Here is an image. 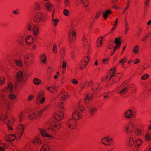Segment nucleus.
<instances>
[{"label": "nucleus", "mask_w": 151, "mask_h": 151, "mask_svg": "<svg viewBox=\"0 0 151 151\" xmlns=\"http://www.w3.org/2000/svg\"><path fill=\"white\" fill-rule=\"evenodd\" d=\"M14 88L13 84L11 82H9L7 87L0 89L2 96V105L6 110H10L12 108V106L11 103L9 101L7 98H6L4 96L7 93L8 90L11 92L13 90Z\"/></svg>", "instance_id": "3"}, {"label": "nucleus", "mask_w": 151, "mask_h": 151, "mask_svg": "<svg viewBox=\"0 0 151 151\" xmlns=\"http://www.w3.org/2000/svg\"><path fill=\"white\" fill-rule=\"evenodd\" d=\"M65 52V50L64 49H63L60 52V54L61 56H63L64 55V53Z\"/></svg>", "instance_id": "64"}, {"label": "nucleus", "mask_w": 151, "mask_h": 151, "mask_svg": "<svg viewBox=\"0 0 151 151\" xmlns=\"http://www.w3.org/2000/svg\"><path fill=\"white\" fill-rule=\"evenodd\" d=\"M133 51L136 54L137 53L139 52L138 45H136L134 46Z\"/></svg>", "instance_id": "43"}, {"label": "nucleus", "mask_w": 151, "mask_h": 151, "mask_svg": "<svg viewBox=\"0 0 151 151\" xmlns=\"http://www.w3.org/2000/svg\"><path fill=\"white\" fill-rule=\"evenodd\" d=\"M93 98V96L92 95H90L89 94H87L86 98L85 99V102L87 103L89 101L91 100Z\"/></svg>", "instance_id": "30"}, {"label": "nucleus", "mask_w": 151, "mask_h": 151, "mask_svg": "<svg viewBox=\"0 0 151 151\" xmlns=\"http://www.w3.org/2000/svg\"><path fill=\"white\" fill-rule=\"evenodd\" d=\"M63 14L66 16H68L69 15V12L68 10L65 9L63 11Z\"/></svg>", "instance_id": "49"}, {"label": "nucleus", "mask_w": 151, "mask_h": 151, "mask_svg": "<svg viewBox=\"0 0 151 151\" xmlns=\"http://www.w3.org/2000/svg\"><path fill=\"white\" fill-rule=\"evenodd\" d=\"M61 125L59 122H56L52 121L48 122L44 126L38 129L41 135L43 137L48 138L50 139L55 138L53 127L58 129L61 127Z\"/></svg>", "instance_id": "2"}, {"label": "nucleus", "mask_w": 151, "mask_h": 151, "mask_svg": "<svg viewBox=\"0 0 151 151\" xmlns=\"http://www.w3.org/2000/svg\"><path fill=\"white\" fill-rule=\"evenodd\" d=\"M111 11L110 10H106V12H103V17L105 19H106L108 17V15L111 13Z\"/></svg>", "instance_id": "34"}, {"label": "nucleus", "mask_w": 151, "mask_h": 151, "mask_svg": "<svg viewBox=\"0 0 151 151\" xmlns=\"http://www.w3.org/2000/svg\"><path fill=\"white\" fill-rule=\"evenodd\" d=\"M53 71V69L52 68H49L47 69V73L49 74L50 75L51 73Z\"/></svg>", "instance_id": "53"}, {"label": "nucleus", "mask_w": 151, "mask_h": 151, "mask_svg": "<svg viewBox=\"0 0 151 151\" xmlns=\"http://www.w3.org/2000/svg\"><path fill=\"white\" fill-rule=\"evenodd\" d=\"M113 43L112 42H108L107 45L108 48L109 49H111L112 48L113 46Z\"/></svg>", "instance_id": "46"}, {"label": "nucleus", "mask_w": 151, "mask_h": 151, "mask_svg": "<svg viewBox=\"0 0 151 151\" xmlns=\"http://www.w3.org/2000/svg\"><path fill=\"white\" fill-rule=\"evenodd\" d=\"M53 5L50 2H48L45 4L46 10L50 11L52 10Z\"/></svg>", "instance_id": "25"}, {"label": "nucleus", "mask_w": 151, "mask_h": 151, "mask_svg": "<svg viewBox=\"0 0 151 151\" xmlns=\"http://www.w3.org/2000/svg\"><path fill=\"white\" fill-rule=\"evenodd\" d=\"M39 28L36 26H35L33 28V34L35 36H36L38 33Z\"/></svg>", "instance_id": "32"}, {"label": "nucleus", "mask_w": 151, "mask_h": 151, "mask_svg": "<svg viewBox=\"0 0 151 151\" xmlns=\"http://www.w3.org/2000/svg\"><path fill=\"white\" fill-rule=\"evenodd\" d=\"M33 142L35 145L38 146L42 144V142L41 140L38 138H35L33 141Z\"/></svg>", "instance_id": "27"}, {"label": "nucleus", "mask_w": 151, "mask_h": 151, "mask_svg": "<svg viewBox=\"0 0 151 151\" xmlns=\"http://www.w3.org/2000/svg\"><path fill=\"white\" fill-rule=\"evenodd\" d=\"M40 151H50L49 146L47 145H43L40 149Z\"/></svg>", "instance_id": "29"}, {"label": "nucleus", "mask_w": 151, "mask_h": 151, "mask_svg": "<svg viewBox=\"0 0 151 151\" xmlns=\"http://www.w3.org/2000/svg\"><path fill=\"white\" fill-rule=\"evenodd\" d=\"M34 41L33 38H25V42L29 45L32 44Z\"/></svg>", "instance_id": "33"}, {"label": "nucleus", "mask_w": 151, "mask_h": 151, "mask_svg": "<svg viewBox=\"0 0 151 151\" xmlns=\"http://www.w3.org/2000/svg\"><path fill=\"white\" fill-rule=\"evenodd\" d=\"M110 71L112 73H111L110 80L113 77V83L117 82L121 77L122 75L120 73H116L114 75L116 71V68H114L111 69Z\"/></svg>", "instance_id": "7"}, {"label": "nucleus", "mask_w": 151, "mask_h": 151, "mask_svg": "<svg viewBox=\"0 0 151 151\" xmlns=\"http://www.w3.org/2000/svg\"><path fill=\"white\" fill-rule=\"evenodd\" d=\"M44 93L42 91H39L37 96V101H39L41 104L43 103L45 101V98L43 97Z\"/></svg>", "instance_id": "12"}, {"label": "nucleus", "mask_w": 151, "mask_h": 151, "mask_svg": "<svg viewBox=\"0 0 151 151\" xmlns=\"http://www.w3.org/2000/svg\"><path fill=\"white\" fill-rule=\"evenodd\" d=\"M114 43L116 44V45L114 47L113 52H111V55H112L114 53L116 50L119 48L121 44V42L119 38H115Z\"/></svg>", "instance_id": "14"}, {"label": "nucleus", "mask_w": 151, "mask_h": 151, "mask_svg": "<svg viewBox=\"0 0 151 151\" xmlns=\"http://www.w3.org/2000/svg\"><path fill=\"white\" fill-rule=\"evenodd\" d=\"M83 5L85 7H87L88 6V2H83Z\"/></svg>", "instance_id": "61"}, {"label": "nucleus", "mask_w": 151, "mask_h": 151, "mask_svg": "<svg viewBox=\"0 0 151 151\" xmlns=\"http://www.w3.org/2000/svg\"><path fill=\"white\" fill-rule=\"evenodd\" d=\"M144 137L146 141H150L151 140V134L148 130L145 132Z\"/></svg>", "instance_id": "23"}, {"label": "nucleus", "mask_w": 151, "mask_h": 151, "mask_svg": "<svg viewBox=\"0 0 151 151\" xmlns=\"http://www.w3.org/2000/svg\"><path fill=\"white\" fill-rule=\"evenodd\" d=\"M109 59V58L107 59H104L103 60V62L104 64L107 63Z\"/></svg>", "instance_id": "58"}, {"label": "nucleus", "mask_w": 151, "mask_h": 151, "mask_svg": "<svg viewBox=\"0 0 151 151\" xmlns=\"http://www.w3.org/2000/svg\"><path fill=\"white\" fill-rule=\"evenodd\" d=\"M35 9L39 11L40 10V6L38 3H36L35 6Z\"/></svg>", "instance_id": "44"}, {"label": "nucleus", "mask_w": 151, "mask_h": 151, "mask_svg": "<svg viewBox=\"0 0 151 151\" xmlns=\"http://www.w3.org/2000/svg\"><path fill=\"white\" fill-rule=\"evenodd\" d=\"M76 121L72 118L70 119L67 122V124L68 127L70 129L75 128L77 126Z\"/></svg>", "instance_id": "13"}, {"label": "nucleus", "mask_w": 151, "mask_h": 151, "mask_svg": "<svg viewBox=\"0 0 151 151\" xmlns=\"http://www.w3.org/2000/svg\"><path fill=\"white\" fill-rule=\"evenodd\" d=\"M69 1L68 0H65L64 1V3L65 5L68 6V5L69 4Z\"/></svg>", "instance_id": "63"}, {"label": "nucleus", "mask_w": 151, "mask_h": 151, "mask_svg": "<svg viewBox=\"0 0 151 151\" xmlns=\"http://www.w3.org/2000/svg\"><path fill=\"white\" fill-rule=\"evenodd\" d=\"M25 126L23 125L19 124L16 128V132L18 136L19 137H21L23 133V130Z\"/></svg>", "instance_id": "11"}, {"label": "nucleus", "mask_w": 151, "mask_h": 151, "mask_svg": "<svg viewBox=\"0 0 151 151\" xmlns=\"http://www.w3.org/2000/svg\"><path fill=\"white\" fill-rule=\"evenodd\" d=\"M97 109L96 108H93L90 109V112L91 115H93L96 111Z\"/></svg>", "instance_id": "38"}, {"label": "nucleus", "mask_w": 151, "mask_h": 151, "mask_svg": "<svg viewBox=\"0 0 151 151\" xmlns=\"http://www.w3.org/2000/svg\"><path fill=\"white\" fill-rule=\"evenodd\" d=\"M100 85V83H93V82L92 81H91L88 84V86H91L92 89L95 91H96L98 89Z\"/></svg>", "instance_id": "18"}, {"label": "nucleus", "mask_w": 151, "mask_h": 151, "mask_svg": "<svg viewBox=\"0 0 151 151\" xmlns=\"http://www.w3.org/2000/svg\"><path fill=\"white\" fill-rule=\"evenodd\" d=\"M16 138V137L14 134H11L4 138V139L7 142L11 141L14 140Z\"/></svg>", "instance_id": "22"}, {"label": "nucleus", "mask_w": 151, "mask_h": 151, "mask_svg": "<svg viewBox=\"0 0 151 151\" xmlns=\"http://www.w3.org/2000/svg\"><path fill=\"white\" fill-rule=\"evenodd\" d=\"M44 16L42 13L40 12L37 13L34 17L33 20L36 22H42L43 21Z\"/></svg>", "instance_id": "8"}, {"label": "nucleus", "mask_w": 151, "mask_h": 151, "mask_svg": "<svg viewBox=\"0 0 151 151\" xmlns=\"http://www.w3.org/2000/svg\"><path fill=\"white\" fill-rule=\"evenodd\" d=\"M53 51L54 53H57V45L56 44H54L53 45Z\"/></svg>", "instance_id": "48"}, {"label": "nucleus", "mask_w": 151, "mask_h": 151, "mask_svg": "<svg viewBox=\"0 0 151 151\" xmlns=\"http://www.w3.org/2000/svg\"><path fill=\"white\" fill-rule=\"evenodd\" d=\"M100 15L101 14L100 12H96V15L95 16V17L96 19L99 18Z\"/></svg>", "instance_id": "62"}, {"label": "nucleus", "mask_w": 151, "mask_h": 151, "mask_svg": "<svg viewBox=\"0 0 151 151\" xmlns=\"http://www.w3.org/2000/svg\"><path fill=\"white\" fill-rule=\"evenodd\" d=\"M124 116L127 118H131L134 116V114L132 111L128 110L126 111L124 114Z\"/></svg>", "instance_id": "19"}, {"label": "nucleus", "mask_w": 151, "mask_h": 151, "mask_svg": "<svg viewBox=\"0 0 151 151\" xmlns=\"http://www.w3.org/2000/svg\"><path fill=\"white\" fill-rule=\"evenodd\" d=\"M52 21L54 22V25L55 26H56L57 24L59 22V20L57 19H54L53 21Z\"/></svg>", "instance_id": "55"}, {"label": "nucleus", "mask_w": 151, "mask_h": 151, "mask_svg": "<svg viewBox=\"0 0 151 151\" xmlns=\"http://www.w3.org/2000/svg\"><path fill=\"white\" fill-rule=\"evenodd\" d=\"M30 55V54L27 53L24 54L23 56V60L24 63L26 65H28L29 64V63L28 62V60L29 59Z\"/></svg>", "instance_id": "24"}, {"label": "nucleus", "mask_w": 151, "mask_h": 151, "mask_svg": "<svg viewBox=\"0 0 151 151\" xmlns=\"http://www.w3.org/2000/svg\"><path fill=\"white\" fill-rule=\"evenodd\" d=\"M58 88L56 86L47 87V90L49 92L54 94H56L57 92V89Z\"/></svg>", "instance_id": "21"}, {"label": "nucleus", "mask_w": 151, "mask_h": 151, "mask_svg": "<svg viewBox=\"0 0 151 151\" xmlns=\"http://www.w3.org/2000/svg\"><path fill=\"white\" fill-rule=\"evenodd\" d=\"M127 58H125L123 59H121L120 60L119 63H124L126 62V61H127Z\"/></svg>", "instance_id": "52"}, {"label": "nucleus", "mask_w": 151, "mask_h": 151, "mask_svg": "<svg viewBox=\"0 0 151 151\" xmlns=\"http://www.w3.org/2000/svg\"><path fill=\"white\" fill-rule=\"evenodd\" d=\"M14 61L15 63L18 66H21L22 65V62L20 60H17L16 59L14 60Z\"/></svg>", "instance_id": "39"}, {"label": "nucleus", "mask_w": 151, "mask_h": 151, "mask_svg": "<svg viewBox=\"0 0 151 151\" xmlns=\"http://www.w3.org/2000/svg\"><path fill=\"white\" fill-rule=\"evenodd\" d=\"M41 115L42 114L41 112H40V111L39 113L35 112L29 114L28 116V117L29 119L33 120L38 118L39 117L41 116Z\"/></svg>", "instance_id": "16"}, {"label": "nucleus", "mask_w": 151, "mask_h": 151, "mask_svg": "<svg viewBox=\"0 0 151 151\" xmlns=\"http://www.w3.org/2000/svg\"><path fill=\"white\" fill-rule=\"evenodd\" d=\"M40 61L44 64L46 63L47 57L45 54H41L40 55Z\"/></svg>", "instance_id": "26"}, {"label": "nucleus", "mask_w": 151, "mask_h": 151, "mask_svg": "<svg viewBox=\"0 0 151 151\" xmlns=\"http://www.w3.org/2000/svg\"><path fill=\"white\" fill-rule=\"evenodd\" d=\"M42 82L41 80L38 78H35L33 80V83L37 86L41 84Z\"/></svg>", "instance_id": "28"}, {"label": "nucleus", "mask_w": 151, "mask_h": 151, "mask_svg": "<svg viewBox=\"0 0 151 151\" xmlns=\"http://www.w3.org/2000/svg\"><path fill=\"white\" fill-rule=\"evenodd\" d=\"M64 114L62 111H58L54 114V117L55 120L59 121L63 117Z\"/></svg>", "instance_id": "17"}, {"label": "nucleus", "mask_w": 151, "mask_h": 151, "mask_svg": "<svg viewBox=\"0 0 151 151\" xmlns=\"http://www.w3.org/2000/svg\"><path fill=\"white\" fill-rule=\"evenodd\" d=\"M19 9H17V10L13 11L12 12V13L14 14H17L19 13V12H18L17 11Z\"/></svg>", "instance_id": "60"}, {"label": "nucleus", "mask_w": 151, "mask_h": 151, "mask_svg": "<svg viewBox=\"0 0 151 151\" xmlns=\"http://www.w3.org/2000/svg\"><path fill=\"white\" fill-rule=\"evenodd\" d=\"M50 107V105L49 104H48L42 110L40 111V112L42 113L44 111H45V110H47Z\"/></svg>", "instance_id": "47"}, {"label": "nucleus", "mask_w": 151, "mask_h": 151, "mask_svg": "<svg viewBox=\"0 0 151 151\" xmlns=\"http://www.w3.org/2000/svg\"><path fill=\"white\" fill-rule=\"evenodd\" d=\"M16 79L18 82H23L26 81L24 78V76H23L22 72L19 71L17 73L16 76Z\"/></svg>", "instance_id": "15"}, {"label": "nucleus", "mask_w": 151, "mask_h": 151, "mask_svg": "<svg viewBox=\"0 0 151 151\" xmlns=\"http://www.w3.org/2000/svg\"><path fill=\"white\" fill-rule=\"evenodd\" d=\"M129 2L130 1H128L127 6L125 8V9L123 10L124 12H125L126 11V10L129 8Z\"/></svg>", "instance_id": "57"}, {"label": "nucleus", "mask_w": 151, "mask_h": 151, "mask_svg": "<svg viewBox=\"0 0 151 151\" xmlns=\"http://www.w3.org/2000/svg\"><path fill=\"white\" fill-rule=\"evenodd\" d=\"M151 151V146H149L147 147L144 151Z\"/></svg>", "instance_id": "56"}, {"label": "nucleus", "mask_w": 151, "mask_h": 151, "mask_svg": "<svg viewBox=\"0 0 151 151\" xmlns=\"http://www.w3.org/2000/svg\"><path fill=\"white\" fill-rule=\"evenodd\" d=\"M0 119L2 121H4V123L7 125L8 129L9 130L11 131L13 130L10 124H13L14 121V119L11 121L9 119L8 117L6 116L3 114H1L0 115Z\"/></svg>", "instance_id": "6"}, {"label": "nucleus", "mask_w": 151, "mask_h": 151, "mask_svg": "<svg viewBox=\"0 0 151 151\" xmlns=\"http://www.w3.org/2000/svg\"><path fill=\"white\" fill-rule=\"evenodd\" d=\"M123 83L119 87H117L116 89L115 90H116V91L118 93L122 94H124L127 92L128 88V87H125L123 88L121 91H120L121 88V87L123 85Z\"/></svg>", "instance_id": "20"}, {"label": "nucleus", "mask_w": 151, "mask_h": 151, "mask_svg": "<svg viewBox=\"0 0 151 151\" xmlns=\"http://www.w3.org/2000/svg\"><path fill=\"white\" fill-rule=\"evenodd\" d=\"M126 133L131 135L128 138V145L130 147H139L142 142V140L139 138L141 135L142 131L137 127L134 122H129L124 127Z\"/></svg>", "instance_id": "1"}, {"label": "nucleus", "mask_w": 151, "mask_h": 151, "mask_svg": "<svg viewBox=\"0 0 151 151\" xmlns=\"http://www.w3.org/2000/svg\"><path fill=\"white\" fill-rule=\"evenodd\" d=\"M79 106L76 111L72 114V119L76 121L82 117V113L84 111V108L82 106Z\"/></svg>", "instance_id": "5"}, {"label": "nucleus", "mask_w": 151, "mask_h": 151, "mask_svg": "<svg viewBox=\"0 0 151 151\" xmlns=\"http://www.w3.org/2000/svg\"><path fill=\"white\" fill-rule=\"evenodd\" d=\"M67 66V62L65 60H63V61L62 68L63 69H66Z\"/></svg>", "instance_id": "45"}, {"label": "nucleus", "mask_w": 151, "mask_h": 151, "mask_svg": "<svg viewBox=\"0 0 151 151\" xmlns=\"http://www.w3.org/2000/svg\"><path fill=\"white\" fill-rule=\"evenodd\" d=\"M9 97L10 99H13L16 98V96L14 93L10 92L9 94Z\"/></svg>", "instance_id": "37"}, {"label": "nucleus", "mask_w": 151, "mask_h": 151, "mask_svg": "<svg viewBox=\"0 0 151 151\" xmlns=\"http://www.w3.org/2000/svg\"><path fill=\"white\" fill-rule=\"evenodd\" d=\"M70 36L73 37H75L76 35V33L74 29L73 28H72L71 29V32L69 33Z\"/></svg>", "instance_id": "35"}, {"label": "nucleus", "mask_w": 151, "mask_h": 151, "mask_svg": "<svg viewBox=\"0 0 151 151\" xmlns=\"http://www.w3.org/2000/svg\"><path fill=\"white\" fill-rule=\"evenodd\" d=\"M5 78L3 76L0 77V86H1L5 82Z\"/></svg>", "instance_id": "41"}, {"label": "nucleus", "mask_w": 151, "mask_h": 151, "mask_svg": "<svg viewBox=\"0 0 151 151\" xmlns=\"http://www.w3.org/2000/svg\"><path fill=\"white\" fill-rule=\"evenodd\" d=\"M82 41L84 45H86L87 46L89 45V42L86 38H83Z\"/></svg>", "instance_id": "42"}, {"label": "nucleus", "mask_w": 151, "mask_h": 151, "mask_svg": "<svg viewBox=\"0 0 151 151\" xmlns=\"http://www.w3.org/2000/svg\"><path fill=\"white\" fill-rule=\"evenodd\" d=\"M89 61V58L88 56L84 57L80 64V68L81 69L85 68Z\"/></svg>", "instance_id": "9"}, {"label": "nucleus", "mask_w": 151, "mask_h": 151, "mask_svg": "<svg viewBox=\"0 0 151 151\" xmlns=\"http://www.w3.org/2000/svg\"><path fill=\"white\" fill-rule=\"evenodd\" d=\"M27 27L28 30L30 31L32 30V26L30 23H28V24L27 25Z\"/></svg>", "instance_id": "51"}, {"label": "nucleus", "mask_w": 151, "mask_h": 151, "mask_svg": "<svg viewBox=\"0 0 151 151\" xmlns=\"http://www.w3.org/2000/svg\"><path fill=\"white\" fill-rule=\"evenodd\" d=\"M103 38H98L96 43L97 47H100L102 44V41Z\"/></svg>", "instance_id": "31"}, {"label": "nucleus", "mask_w": 151, "mask_h": 151, "mask_svg": "<svg viewBox=\"0 0 151 151\" xmlns=\"http://www.w3.org/2000/svg\"><path fill=\"white\" fill-rule=\"evenodd\" d=\"M75 40V38H69V42L70 43H72L74 42Z\"/></svg>", "instance_id": "59"}, {"label": "nucleus", "mask_w": 151, "mask_h": 151, "mask_svg": "<svg viewBox=\"0 0 151 151\" xmlns=\"http://www.w3.org/2000/svg\"><path fill=\"white\" fill-rule=\"evenodd\" d=\"M24 116L22 112H21L18 118V120L19 122H22L23 120V118Z\"/></svg>", "instance_id": "36"}, {"label": "nucleus", "mask_w": 151, "mask_h": 151, "mask_svg": "<svg viewBox=\"0 0 151 151\" xmlns=\"http://www.w3.org/2000/svg\"><path fill=\"white\" fill-rule=\"evenodd\" d=\"M34 98V96L33 95H29L28 98V100L29 101H31Z\"/></svg>", "instance_id": "54"}, {"label": "nucleus", "mask_w": 151, "mask_h": 151, "mask_svg": "<svg viewBox=\"0 0 151 151\" xmlns=\"http://www.w3.org/2000/svg\"><path fill=\"white\" fill-rule=\"evenodd\" d=\"M113 140L111 138L107 137L102 138L101 140V143L106 146H109L111 145Z\"/></svg>", "instance_id": "10"}, {"label": "nucleus", "mask_w": 151, "mask_h": 151, "mask_svg": "<svg viewBox=\"0 0 151 151\" xmlns=\"http://www.w3.org/2000/svg\"><path fill=\"white\" fill-rule=\"evenodd\" d=\"M68 96V95L66 93L61 92L59 93L55 99V106L60 108L62 109H65V108L63 103H60L58 101V100L65 101Z\"/></svg>", "instance_id": "4"}, {"label": "nucleus", "mask_w": 151, "mask_h": 151, "mask_svg": "<svg viewBox=\"0 0 151 151\" xmlns=\"http://www.w3.org/2000/svg\"><path fill=\"white\" fill-rule=\"evenodd\" d=\"M149 77V75L147 74H145L142 76H141V78L142 80H145Z\"/></svg>", "instance_id": "40"}, {"label": "nucleus", "mask_w": 151, "mask_h": 151, "mask_svg": "<svg viewBox=\"0 0 151 151\" xmlns=\"http://www.w3.org/2000/svg\"><path fill=\"white\" fill-rule=\"evenodd\" d=\"M71 81L73 84L75 85H77L78 83V81L76 79H72Z\"/></svg>", "instance_id": "50"}]
</instances>
